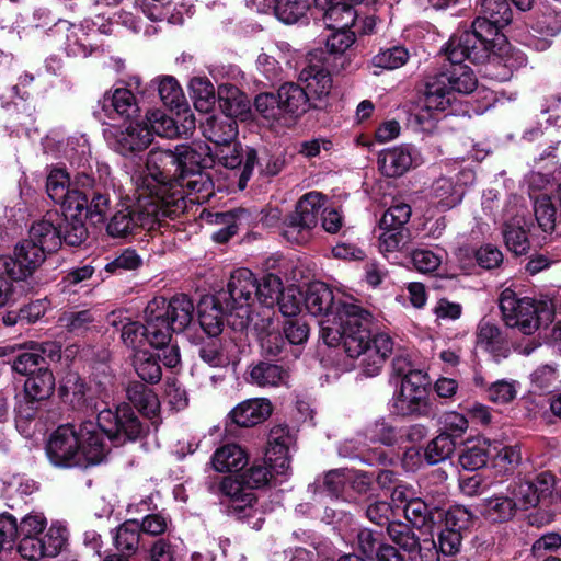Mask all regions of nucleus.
I'll return each instance as SVG.
<instances>
[{"label":"nucleus","mask_w":561,"mask_h":561,"mask_svg":"<svg viewBox=\"0 0 561 561\" xmlns=\"http://www.w3.org/2000/svg\"><path fill=\"white\" fill-rule=\"evenodd\" d=\"M144 433V425L129 405L104 409L98 414V423L85 421L78 427L59 426L47 443L46 455L55 467L87 468L101 463L106 457L108 448L104 435L118 446L140 438Z\"/></svg>","instance_id":"1"},{"label":"nucleus","mask_w":561,"mask_h":561,"mask_svg":"<svg viewBox=\"0 0 561 561\" xmlns=\"http://www.w3.org/2000/svg\"><path fill=\"white\" fill-rule=\"evenodd\" d=\"M214 163L213 149L204 141L181 144L171 149H152L147 156L146 168L136 173L131 180L144 193L159 194L171 199L174 190L170 180L186 173L210 167Z\"/></svg>","instance_id":"2"},{"label":"nucleus","mask_w":561,"mask_h":561,"mask_svg":"<svg viewBox=\"0 0 561 561\" xmlns=\"http://www.w3.org/2000/svg\"><path fill=\"white\" fill-rule=\"evenodd\" d=\"M481 13L473 21L471 30L459 31L449 38L453 60L471 58L473 61H485L496 46L504 44L505 36L500 28L512 21L507 0H482Z\"/></svg>","instance_id":"3"},{"label":"nucleus","mask_w":561,"mask_h":561,"mask_svg":"<svg viewBox=\"0 0 561 561\" xmlns=\"http://www.w3.org/2000/svg\"><path fill=\"white\" fill-rule=\"evenodd\" d=\"M135 191L136 205H122L110 218L106 226L110 236L126 237L137 228L153 230L156 225H160L164 219H174L185 211V203L178 192L172 193L171 199H168L153 192L141 193L137 185Z\"/></svg>","instance_id":"4"},{"label":"nucleus","mask_w":561,"mask_h":561,"mask_svg":"<svg viewBox=\"0 0 561 561\" xmlns=\"http://www.w3.org/2000/svg\"><path fill=\"white\" fill-rule=\"evenodd\" d=\"M371 313L353 304V370L357 378L379 375L386 359L394 350V342L383 332L373 333Z\"/></svg>","instance_id":"5"},{"label":"nucleus","mask_w":561,"mask_h":561,"mask_svg":"<svg viewBox=\"0 0 561 561\" xmlns=\"http://www.w3.org/2000/svg\"><path fill=\"white\" fill-rule=\"evenodd\" d=\"M449 42L446 44L445 54L450 67L445 71L430 76L425 82V107L430 111H445L450 106L455 92L469 94L477 88V78L472 70L462 62L450 58ZM473 62L471 58H468ZM481 61H474L480 64Z\"/></svg>","instance_id":"6"},{"label":"nucleus","mask_w":561,"mask_h":561,"mask_svg":"<svg viewBox=\"0 0 561 561\" xmlns=\"http://www.w3.org/2000/svg\"><path fill=\"white\" fill-rule=\"evenodd\" d=\"M499 306L506 327L526 335L534 334L553 321L554 308L551 301L519 298L511 288L502 290Z\"/></svg>","instance_id":"7"},{"label":"nucleus","mask_w":561,"mask_h":561,"mask_svg":"<svg viewBox=\"0 0 561 561\" xmlns=\"http://www.w3.org/2000/svg\"><path fill=\"white\" fill-rule=\"evenodd\" d=\"M207 489L215 495H224L230 500L229 514L247 522L252 528L260 529L262 513L253 507L255 495L243 483V479L233 477L215 478L207 482Z\"/></svg>","instance_id":"8"},{"label":"nucleus","mask_w":561,"mask_h":561,"mask_svg":"<svg viewBox=\"0 0 561 561\" xmlns=\"http://www.w3.org/2000/svg\"><path fill=\"white\" fill-rule=\"evenodd\" d=\"M77 185L88 197L84 215L93 224L104 222L111 209V192H114V182L110 176V168L105 164L98 168V178L87 172L77 173Z\"/></svg>","instance_id":"9"},{"label":"nucleus","mask_w":561,"mask_h":561,"mask_svg":"<svg viewBox=\"0 0 561 561\" xmlns=\"http://www.w3.org/2000/svg\"><path fill=\"white\" fill-rule=\"evenodd\" d=\"M256 277L248 268H238L231 273L227 285V291L218 295H226L222 298L226 310L233 313L240 320L237 325L244 328L254 321L251 307L255 301Z\"/></svg>","instance_id":"10"},{"label":"nucleus","mask_w":561,"mask_h":561,"mask_svg":"<svg viewBox=\"0 0 561 561\" xmlns=\"http://www.w3.org/2000/svg\"><path fill=\"white\" fill-rule=\"evenodd\" d=\"M194 311L193 300L185 294L175 295L170 300L164 297H156L148 302L145 309V313L153 317L157 323L165 324L168 343L172 333L183 332L190 325L194 318Z\"/></svg>","instance_id":"11"},{"label":"nucleus","mask_w":561,"mask_h":561,"mask_svg":"<svg viewBox=\"0 0 561 561\" xmlns=\"http://www.w3.org/2000/svg\"><path fill=\"white\" fill-rule=\"evenodd\" d=\"M324 204V196L319 192L305 194L297 203L296 209L284 222V237L294 243H304L309 239L310 230L317 225L318 216Z\"/></svg>","instance_id":"12"},{"label":"nucleus","mask_w":561,"mask_h":561,"mask_svg":"<svg viewBox=\"0 0 561 561\" xmlns=\"http://www.w3.org/2000/svg\"><path fill=\"white\" fill-rule=\"evenodd\" d=\"M427 375L414 374L393 393L391 404L393 412L401 416H424L428 413Z\"/></svg>","instance_id":"13"},{"label":"nucleus","mask_w":561,"mask_h":561,"mask_svg":"<svg viewBox=\"0 0 561 561\" xmlns=\"http://www.w3.org/2000/svg\"><path fill=\"white\" fill-rule=\"evenodd\" d=\"M46 253L32 241L22 240L15 245L14 256H0V273L13 280H24L44 263Z\"/></svg>","instance_id":"14"},{"label":"nucleus","mask_w":561,"mask_h":561,"mask_svg":"<svg viewBox=\"0 0 561 561\" xmlns=\"http://www.w3.org/2000/svg\"><path fill=\"white\" fill-rule=\"evenodd\" d=\"M505 491L511 495L518 510L535 507L546 500L554 490V478L548 472L538 474L535 479H517L508 482Z\"/></svg>","instance_id":"15"},{"label":"nucleus","mask_w":561,"mask_h":561,"mask_svg":"<svg viewBox=\"0 0 561 561\" xmlns=\"http://www.w3.org/2000/svg\"><path fill=\"white\" fill-rule=\"evenodd\" d=\"M110 146L122 156H129L145 150L151 144L148 126L129 123L124 127L111 125L104 129Z\"/></svg>","instance_id":"16"},{"label":"nucleus","mask_w":561,"mask_h":561,"mask_svg":"<svg viewBox=\"0 0 561 561\" xmlns=\"http://www.w3.org/2000/svg\"><path fill=\"white\" fill-rule=\"evenodd\" d=\"M66 542V529L61 526H50L42 536L22 537L18 551L22 558L37 561L42 558L57 556Z\"/></svg>","instance_id":"17"},{"label":"nucleus","mask_w":561,"mask_h":561,"mask_svg":"<svg viewBox=\"0 0 561 561\" xmlns=\"http://www.w3.org/2000/svg\"><path fill=\"white\" fill-rule=\"evenodd\" d=\"M46 191L49 197L60 204L62 209H68L70 215L73 210H78L84 201H88L81 186L77 185V175L70 181L68 173L64 170H54L49 173Z\"/></svg>","instance_id":"18"},{"label":"nucleus","mask_w":561,"mask_h":561,"mask_svg":"<svg viewBox=\"0 0 561 561\" xmlns=\"http://www.w3.org/2000/svg\"><path fill=\"white\" fill-rule=\"evenodd\" d=\"M121 337L124 344L131 348L140 347L144 342L151 346L162 348L168 345V330L165 324L156 322L153 317L146 314V324L128 322L123 325Z\"/></svg>","instance_id":"19"},{"label":"nucleus","mask_w":561,"mask_h":561,"mask_svg":"<svg viewBox=\"0 0 561 561\" xmlns=\"http://www.w3.org/2000/svg\"><path fill=\"white\" fill-rule=\"evenodd\" d=\"M213 159H217L218 162L227 169H236L243 164L238 183L239 188L243 190L252 175L254 165L257 161V154L256 151L251 148H247L243 151L242 148L232 141L227 145H219L215 147V150H213Z\"/></svg>","instance_id":"20"},{"label":"nucleus","mask_w":561,"mask_h":561,"mask_svg":"<svg viewBox=\"0 0 561 561\" xmlns=\"http://www.w3.org/2000/svg\"><path fill=\"white\" fill-rule=\"evenodd\" d=\"M421 162L420 151L411 145L386 149L380 152L378 158L380 171L389 178L401 176L411 168L420 165Z\"/></svg>","instance_id":"21"},{"label":"nucleus","mask_w":561,"mask_h":561,"mask_svg":"<svg viewBox=\"0 0 561 561\" xmlns=\"http://www.w3.org/2000/svg\"><path fill=\"white\" fill-rule=\"evenodd\" d=\"M324 53L322 50H313L308 55V66L305 67L299 75V79L307 83V92L310 96L321 101L322 98L330 93L332 80L328 69L324 66Z\"/></svg>","instance_id":"22"},{"label":"nucleus","mask_w":561,"mask_h":561,"mask_svg":"<svg viewBox=\"0 0 561 561\" xmlns=\"http://www.w3.org/2000/svg\"><path fill=\"white\" fill-rule=\"evenodd\" d=\"M295 437L286 425H276L271 428L267 439L266 460L277 474H285L289 469V448Z\"/></svg>","instance_id":"23"},{"label":"nucleus","mask_w":561,"mask_h":561,"mask_svg":"<svg viewBox=\"0 0 561 561\" xmlns=\"http://www.w3.org/2000/svg\"><path fill=\"white\" fill-rule=\"evenodd\" d=\"M351 336V306L342 302L335 313L321 321V337L330 347L343 346L347 353V339Z\"/></svg>","instance_id":"24"},{"label":"nucleus","mask_w":561,"mask_h":561,"mask_svg":"<svg viewBox=\"0 0 561 561\" xmlns=\"http://www.w3.org/2000/svg\"><path fill=\"white\" fill-rule=\"evenodd\" d=\"M174 190H181L182 198L187 207L188 201L192 204H203L207 202L214 194V183L209 173L198 170L196 172L186 173L180 178H173L170 180Z\"/></svg>","instance_id":"25"},{"label":"nucleus","mask_w":561,"mask_h":561,"mask_svg":"<svg viewBox=\"0 0 561 561\" xmlns=\"http://www.w3.org/2000/svg\"><path fill=\"white\" fill-rule=\"evenodd\" d=\"M85 381L73 371L67 373L59 386V396L72 410L88 412L93 409V399Z\"/></svg>","instance_id":"26"},{"label":"nucleus","mask_w":561,"mask_h":561,"mask_svg":"<svg viewBox=\"0 0 561 561\" xmlns=\"http://www.w3.org/2000/svg\"><path fill=\"white\" fill-rule=\"evenodd\" d=\"M226 295H216L204 297L198 306V319L203 330L209 336H217L221 333L224 327V316L229 313L222 300Z\"/></svg>","instance_id":"27"},{"label":"nucleus","mask_w":561,"mask_h":561,"mask_svg":"<svg viewBox=\"0 0 561 561\" xmlns=\"http://www.w3.org/2000/svg\"><path fill=\"white\" fill-rule=\"evenodd\" d=\"M494 489V494L483 500L482 514L490 520L502 523L512 519L517 508L515 502L505 491V486L501 482H495L490 485Z\"/></svg>","instance_id":"28"},{"label":"nucleus","mask_w":561,"mask_h":561,"mask_svg":"<svg viewBox=\"0 0 561 561\" xmlns=\"http://www.w3.org/2000/svg\"><path fill=\"white\" fill-rule=\"evenodd\" d=\"M307 311L312 316H324L325 318L335 313L342 304L335 305L332 289L322 282L311 283L304 297Z\"/></svg>","instance_id":"29"},{"label":"nucleus","mask_w":561,"mask_h":561,"mask_svg":"<svg viewBox=\"0 0 561 561\" xmlns=\"http://www.w3.org/2000/svg\"><path fill=\"white\" fill-rule=\"evenodd\" d=\"M477 345L488 352L496 363L510 355L506 337L497 325L490 322H480L477 331Z\"/></svg>","instance_id":"30"},{"label":"nucleus","mask_w":561,"mask_h":561,"mask_svg":"<svg viewBox=\"0 0 561 561\" xmlns=\"http://www.w3.org/2000/svg\"><path fill=\"white\" fill-rule=\"evenodd\" d=\"M272 404L267 399H251L238 404L231 412L233 423L242 427L256 425L272 414Z\"/></svg>","instance_id":"31"},{"label":"nucleus","mask_w":561,"mask_h":561,"mask_svg":"<svg viewBox=\"0 0 561 561\" xmlns=\"http://www.w3.org/2000/svg\"><path fill=\"white\" fill-rule=\"evenodd\" d=\"M53 216L48 214L42 220L34 222L30 228L28 238L25 239L47 253L56 251L61 244V229L57 227ZM55 216L58 218L57 215Z\"/></svg>","instance_id":"32"},{"label":"nucleus","mask_w":561,"mask_h":561,"mask_svg":"<svg viewBox=\"0 0 561 561\" xmlns=\"http://www.w3.org/2000/svg\"><path fill=\"white\" fill-rule=\"evenodd\" d=\"M277 95L282 115L298 117L311 106L310 96L306 89L293 82L283 84L278 89Z\"/></svg>","instance_id":"33"},{"label":"nucleus","mask_w":561,"mask_h":561,"mask_svg":"<svg viewBox=\"0 0 561 561\" xmlns=\"http://www.w3.org/2000/svg\"><path fill=\"white\" fill-rule=\"evenodd\" d=\"M55 33L65 39V50L69 56H88L91 51L89 35L81 25L68 21H59L55 25Z\"/></svg>","instance_id":"34"},{"label":"nucleus","mask_w":561,"mask_h":561,"mask_svg":"<svg viewBox=\"0 0 561 561\" xmlns=\"http://www.w3.org/2000/svg\"><path fill=\"white\" fill-rule=\"evenodd\" d=\"M203 135L215 147L232 142L237 137V123L228 114L225 117L210 116L202 124Z\"/></svg>","instance_id":"35"},{"label":"nucleus","mask_w":561,"mask_h":561,"mask_svg":"<svg viewBox=\"0 0 561 561\" xmlns=\"http://www.w3.org/2000/svg\"><path fill=\"white\" fill-rule=\"evenodd\" d=\"M496 447H492L486 438L470 439L459 456V463L466 470H478L486 465L488 459L493 456Z\"/></svg>","instance_id":"36"},{"label":"nucleus","mask_w":561,"mask_h":561,"mask_svg":"<svg viewBox=\"0 0 561 561\" xmlns=\"http://www.w3.org/2000/svg\"><path fill=\"white\" fill-rule=\"evenodd\" d=\"M87 207V201L82 206L78 207V210H73L70 215L68 209H62L65 225L61 229V241L64 240L69 245H79L88 237V229L85 227V219H88L83 213Z\"/></svg>","instance_id":"37"},{"label":"nucleus","mask_w":561,"mask_h":561,"mask_svg":"<svg viewBox=\"0 0 561 561\" xmlns=\"http://www.w3.org/2000/svg\"><path fill=\"white\" fill-rule=\"evenodd\" d=\"M55 389V377L46 367H39L38 371L30 376L24 383L25 399L43 401L48 399Z\"/></svg>","instance_id":"38"},{"label":"nucleus","mask_w":561,"mask_h":561,"mask_svg":"<svg viewBox=\"0 0 561 561\" xmlns=\"http://www.w3.org/2000/svg\"><path fill=\"white\" fill-rule=\"evenodd\" d=\"M254 328L260 334V344L264 354L277 356L283 352L286 342L282 334L275 330L272 317L266 316L254 322Z\"/></svg>","instance_id":"39"},{"label":"nucleus","mask_w":561,"mask_h":561,"mask_svg":"<svg viewBox=\"0 0 561 561\" xmlns=\"http://www.w3.org/2000/svg\"><path fill=\"white\" fill-rule=\"evenodd\" d=\"M244 450L236 444L219 447L213 455L211 461L216 471H233L242 469L247 463Z\"/></svg>","instance_id":"40"},{"label":"nucleus","mask_w":561,"mask_h":561,"mask_svg":"<svg viewBox=\"0 0 561 561\" xmlns=\"http://www.w3.org/2000/svg\"><path fill=\"white\" fill-rule=\"evenodd\" d=\"M462 185L455 184L451 179L440 178L436 180L431 188V195L442 209H450L457 206L463 197Z\"/></svg>","instance_id":"41"},{"label":"nucleus","mask_w":561,"mask_h":561,"mask_svg":"<svg viewBox=\"0 0 561 561\" xmlns=\"http://www.w3.org/2000/svg\"><path fill=\"white\" fill-rule=\"evenodd\" d=\"M524 225V218L517 215L512 221L506 222L503 229L505 244L516 255L526 254L530 248Z\"/></svg>","instance_id":"42"},{"label":"nucleus","mask_w":561,"mask_h":561,"mask_svg":"<svg viewBox=\"0 0 561 561\" xmlns=\"http://www.w3.org/2000/svg\"><path fill=\"white\" fill-rule=\"evenodd\" d=\"M332 33L328 36L325 48L329 57L334 60L343 59L341 66L348 62L350 58L347 53L351 48V26L347 22H343L335 28H330Z\"/></svg>","instance_id":"43"},{"label":"nucleus","mask_w":561,"mask_h":561,"mask_svg":"<svg viewBox=\"0 0 561 561\" xmlns=\"http://www.w3.org/2000/svg\"><path fill=\"white\" fill-rule=\"evenodd\" d=\"M127 398L147 417L157 416L160 408L158 397L145 385L139 382L129 385Z\"/></svg>","instance_id":"44"},{"label":"nucleus","mask_w":561,"mask_h":561,"mask_svg":"<svg viewBox=\"0 0 561 561\" xmlns=\"http://www.w3.org/2000/svg\"><path fill=\"white\" fill-rule=\"evenodd\" d=\"M251 382L260 387H277L288 378V371L282 366L261 362L250 371Z\"/></svg>","instance_id":"45"},{"label":"nucleus","mask_w":561,"mask_h":561,"mask_svg":"<svg viewBox=\"0 0 561 561\" xmlns=\"http://www.w3.org/2000/svg\"><path fill=\"white\" fill-rule=\"evenodd\" d=\"M314 7L322 12L328 28L341 25L351 13V0H314Z\"/></svg>","instance_id":"46"},{"label":"nucleus","mask_w":561,"mask_h":561,"mask_svg":"<svg viewBox=\"0 0 561 561\" xmlns=\"http://www.w3.org/2000/svg\"><path fill=\"white\" fill-rule=\"evenodd\" d=\"M353 261H357L356 270L359 272L360 282L366 283L370 287H377L381 284L386 276L383 268L376 260H366L365 253L359 249H353Z\"/></svg>","instance_id":"47"},{"label":"nucleus","mask_w":561,"mask_h":561,"mask_svg":"<svg viewBox=\"0 0 561 561\" xmlns=\"http://www.w3.org/2000/svg\"><path fill=\"white\" fill-rule=\"evenodd\" d=\"M106 105H111L118 115L127 118L136 116L139 112L136 96L126 88H118L111 95H105L104 106Z\"/></svg>","instance_id":"48"},{"label":"nucleus","mask_w":561,"mask_h":561,"mask_svg":"<svg viewBox=\"0 0 561 561\" xmlns=\"http://www.w3.org/2000/svg\"><path fill=\"white\" fill-rule=\"evenodd\" d=\"M45 352V346H32L27 351L19 353L13 362L12 369L20 375H33L38 371L39 367H44L45 358L42 353Z\"/></svg>","instance_id":"49"},{"label":"nucleus","mask_w":561,"mask_h":561,"mask_svg":"<svg viewBox=\"0 0 561 561\" xmlns=\"http://www.w3.org/2000/svg\"><path fill=\"white\" fill-rule=\"evenodd\" d=\"M139 540V525L135 522H126L121 525L114 537L116 549L122 551L126 557H129L137 551Z\"/></svg>","instance_id":"50"},{"label":"nucleus","mask_w":561,"mask_h":561,"mask_svg":"<svg viewBox=\"0 0 561 561\" xmlns=\"http://www.w3.org/2000/svg\"><path fill=\"white\" fill-rule=\"evenodd\" d=\"M282 291V279L274 274L263 276L260 282L256 279L255 300L267 308L277 302Z\"/></svg>","instance_id":"51"},{"label":"nucleus","mask_w":561,"mask_h":561,"mask_svg":"<svg viewBox=\"0 0 561 561\" xmlns=\"http://www.w3.org/2000/svg\"><path fill=\"white\" fill-rule=\"evenodd\" d=\"M454 449L455 442L451 435L444 432L427 444L424 457L430 465H435L449 458Z\"/></svg>","instance_id":"52"},{"label":"nucleus","mask_w":561,"mask_h":561,"mask_svg":"<svg viewBox=\"0 0 561 561\" xmlns=\"http://www.w3.org/2000/svg\"><path fill=\"white\" fill-rule=\"evenodd\" d=\"M405 518L416 527H423L435 523V511L428 502L420 497H413L403 510Z\"/></svg>","instance_id":"53"},{"label":"nucleus","mask_w":561,"mask_h":561,"mask_svg":"<svg viewBox=\"0 0 561 561\" xmlns=\"http://www.w3.org/2000/svg\"><path fill=\"white\" fill-rule=\"evenodd\" d=\"M534 213L538 226L543 232L551 233L554 231L558 216L556 207L549 196L541 195L535 198Z\"/></svg>","instance_id":"54"},{"label":"nucleus","mask_w":561,"mask_h":561,"mask_svg":"<svg viewBox=\"0 0 561 561\" xmlns=\"http://www.w3.org/2000/svg\"><path fill=\"white\" fill-rule=\"evenodd\" d=\"M194 105L199 112H208L216 101L215 88L208 79L193 78L190 83Z\"/></svg>","instance_id":"55"},{"label":"nucleus","mask_w":561,"mask_h":561,"mask_svg":"<svg viewBox=\"0 0 561 561\" xmlns=\"http://www.w3.org/2000/svg\"><path fill=\"white\" fill-rule=\"evenodd\" d=\"M134 366L137 375L146 382L160 381L162 370L156 356L148 352H138L135 355Z\"/></svg>","instance_id":"56"},{"label":"nucleus","mask_w":561,"mask_h":561,"mask_svg":"<svg viewBox=\"0 0 561 561\" xmlns=\"http://www.w3.org/2000/svg\"><path fill=\"white\" fill-rule=\"evenodd\" d=\"M309 9V0H276L274 12L276 18L286 23H296Z\"/></svg>","instance_id":"57"},{"label":"nucleus","mask_w":561,"mask_h":561,"mask_svg":"<svg viewBox=\"0 0 561 561\" xmlns=\"http://www.w3.org/2000/svg\"><path fill=\"white\" fill-rule=\"evenodd\" d=\"M381 541L382 538L379 533L370 529L360 530L357 535L358 554H356V561H374L379 547H383Z\"/></svg>","instance_id":"58"},{"label":"nucleus","mask_w":561,"mask_h":561,"mask_svg":"<svg viewBox=\"0 0 561 561\" xmlns=\"http://www.w3.org/2000/svg\"><path fill=\"white\" fill-rule=\"evenodd\" d=\"M95 321V316L92 310H80V311H70L65 312L59 318V324L61 328L66 329L68 332L73 334H82L91 324Z\"/></svg>","instance_id":"59"},{"label":"nucleus","mask_w":561,"mask_h":561,"mask_svg":"<svg viewBox=\"0 0 561 561\" xmlns=\"http://www.w3.org/2000/svg\"><path fill=\"white\" fill-rule=\"evenodd\" d=\"M436 519L440 520L439 527L461 534L471 523V513L463 506H454L447 511L442 510V516L436 515Z\"/></svg>","instance_id":"60"},{"label":"nucleus","mask_w":561,"mask_h":561,"mask_svg":"<svg viewBox=\"0 0 561 561\" xmlns=\"http://www.w3.org/2000/svg\"><path fill=\"white\" fill-rule=\"evenodd\" d=\"M519 383L513 379H501L491 383L486 389L488 399L494 403L504 404L513 401L518 393Z\"/></svg>","instance_id":"61"},{"label":"nucleus","mask_w":561,"mask_h":561,"mask_svg":"<svg viewBox=\"0 0 561 561\" xmlns=\"http://www.w3.org/2000/svg\"><path fill=\"white\" fill-rule=\"evenodd\" d=\"M560 374L556 365L546 364L536 368L530 375V382L537 391H551L557 387Z\"/></svg>","instance_id":"62"},{"label":"nucleus","mask_w":561,"mask_h":561,"mask_svg":"<svg viewBox=\"0 0 561 561\" xmlns=\"http://www.w3.org/2000/svg\"><path fill=\"white\" fill-rule=\"evenodd\" d=\"M411 206L405 203H396L390 206L380 219L381 229L401 230L410 220Z\"/></svg>","instance_id":"63"},{"label":"nucleus","mask_w":561,"mask_h":561,"mask_svg":"<svg viewBox=\"0 0 561 561\" xmlns=\"http://www.w3.org/2000/svg\"><path fill=\"white\" fill-rule=\"evenodd\" d=\"M159 95L163 104L170 108H180L184 104V94L172 77H165L160 80L158 87Z\"/></svg>","instance_id":"64"}]
</instances>
